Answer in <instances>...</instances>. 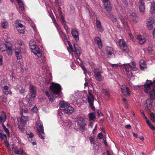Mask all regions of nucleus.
Masks as SVG:
<instances>
[{
	"label": "nucleus",
	"instance_id": "47",
	"mask_svg": "<svg viewBox=\"0 0 155 155\" xmlns=\"http://www.w3.org/2000/svg\"><path fill=\"white\" fill-rule=\"evenodd\" d=\"M94 136H90L89 137V140L90 141L91 143V144H93L94 146Z\"/></svg>",
	"mask_w": 155,
	"mask_h": 155
},
{
	"label": "nucleus",
	"instance_id": "48",
	"mask_svg": "<svg viewBox=\"0 0 155 155\" xmlns=\"http://www.w3.org/2000/svg\"><path fill=\"white\" fill-rule=\"evenodd\" d=\"M2 97L3 99L2 101L3 102L6 103L7 101V97L4 94H2Z\"/></svg>",
	"mask_w": 155,
	"mask_h": 155
},
{
	"label": "nucleus",
	"instance_id": "12",
	"mask_svg": "<svg viewBox=\"0 0 155 155\" xmlns=\"http://www.w3.org/2000/svg\"><path fill=\"white\" fill-rule=\"evenodd\" d=\"M64 112L68 114H71L74 111V108L70 106V104L67 105V107H66L64 109Z\"/></svg>",
	"mask_w": 155,
	"mask_h": 155
},
{
	"label": "nucleus",
	"instance_id": "20",
	"mask_svg": "<svg viewBox=\"0 0 155 155\" xmlns=\"http://www.w3.org/2000/svg\"><path fill=\"white\" fill-rule=\"evenodd\" d=\"M121 91L124 95L125 96H128L130 95V91L128 87Z\"/></svg>",
	"mask_w": 155,
	"mask_h": 155
},
{
	"label": "nucleus",
	"instance_id": "40",
	"mask_svg": "<svg viewBox=\"0 0 155 155\" xmlns=\"http://www.w3.org/2000/svg\"><path fill=\"white\" fill-rule=\"evenodd\" d=\"M130 17L132 19L133 21H135L136 19V15L134 13H132L131 14Z\"/></svg>",
	"mask_w": 155,
	"mask_h": 155
},
{
	"label": "nucleus",
	"instance_id": "29",
	"mask_svg": "<svg viewBox=\"0 0 155 155\" xmlns=\"http://www.w3.org/2000/svg\"><path fill=\"white\" fill-rule=\"evenodd\" d=\"M123 67L125 69V71L127 72L130 71L131 70L130 67V64H125L123 65Z\"/></svg>",
	"mask_w": 155,
	"mask_h": 155
},
{
	"label": "nucleus",
	"instance_id": "64",
	"mask_svg": "<svg viewBox=\"0 0 155 155\" xmlns=\"http://www.w3.org/2000/svg\"><path fill=\"white\" fill-rule=\"evenodd\" d=\"M60 20L61 21V23L63 24L65 21L64 18L63 16L60 17Z\"/></svg>",
	"mask_w": 155,
	"mask_h": 155
},
{
	"label": "nucleus",
	"instance_id": "27",
	"mask_svg": "<svg viewBox=\"0 0 155 155\" xmlns=\"http://www.w3.org/2000/svg\"><path fill=\"white\" fill-rule=\"evenodd\" d=\"M79 129L81 131L83 134H85L87 132V129L86 127L79 128Z\"/></svg>",
	"mask_w": 155,
	"mask_h": 155
},
{
	"label": "nucleus",
	"instance_id": "6",
	"mask_svg": "<svg viewBox=\"0 0 155 155\" xmlns=\"http://www.w3.org/2000/svg\"><path fill=\"white\" fill-rule=\"evenodd\" d=\"M153 84L151 80H147L145 82V84L144 85V90L145 92L146 93H149V91L151 89V87Z\"/></svg>",
	"mask_w": 155,
	"mask_h": 155
},
{
	"label": "nucleus",
	"instance_id": "25",
	"mask_svg": "<svg viewBox=\"0 0 155 155\" xmlns=\"http://www.w3.org/2000/svg\"><path fill=\"white\" fill-rule=\"evenodd\" d=\"M36 43L35 41L33 40L30 41L29 44L30 48L31 50L33 49V48H34V47L36 46Z\"/></svg>",
	"mask_w": 155,
	"mask_h": 155
},
{
	"label": "nucleus",
	"instance_id": "5",
	"mask_svg": "<svg viewBox=\"0 0 155 155\" xmlns=\"http://www.w3.org/2000/svg\"><path fill=\"white\" fill-rule=\"evenodd\" d=\"M36 125L37 126L36 132L38 136H42L44 135V127L42 124L40 122V121H38L36 123Z\"/></svg>",
	"mask_w": 155,
	"mask_h": 155
},
{
	"label": "nucleus",
	"instance_id": "3",
	"mask_svg": "<svg viewBox=\"0 0 155 155\" xmlns=\"http://www.w3.org/2000/svg\"><path fill=\"white\" fill-rule=\"evenodd\" d=\"M118 43L120 48L123 52L127 53L129 52V49L128 47L126 45V42L123 39H119Z\"/></svg>",
	"mask_w": 155,
	"mask_h": 155
},
{
	"label": "nucleus",
	"instance_id": "34",
	"mask_svg": "<svg viewBox=\"0 0 155 155\" xmlns=\"http://www.w3.org/2000/svg\"><path fill=\"white\" fill-rule=\"evenodd\" d=\"M94 101H90L89 100V101H88V102L89 103L90 106L91 107V109L93 110H95V107L94 106Z\"/></svg>",
	"mask_w": 155,
	"mask_h": 155
},
{
	"label": "nucleus",
	"instance_id": "23",
	"mask_svg": "<svg viewBox=\"0 0 155 155\" xmlns=\"http://www.w3.org/2000/svg\"><path fill=\"white\" fill-rule=\"evenodd\" d=\"M19 90L20 93L21 94L25 96L26 95V91L25 88L23 87H19Z\"/></svg>",
	"mask_w": 155,
	"mask_h": 155
},
{
	"label": "nucleus",
	"instance_id": "62",
	"mask_svg": "<svg viewBox=\"0 0 155 155\" xmlns=\"http://www.w3.org/2000/svg\"><path fill=\"white\" fill-rule=\"evenodd\" d=\"M122 2L124 3L126 6H127L128 5V3L127 0H122Z\"/></svg>",
	"mask_w": 155,
	"mask_h": 155
},
{
	"label": "nucleus",
	"instance_id": "26",
	"mask_svg": "<svg viewBox=\"0 0 155 155\" xmlns=\"http://www.w3.org/2000/svg\"><path fill=\"white\" fill-rule=\"evenodd\" d=\"M88 94L89 96L87 97V101H89V100L91 101H94V97L90 91H89Z\"/></svg>",
	"mask_w": 155,
	"mask_h": 155
},
{
	"label": "nucleus",
	"instance_id": "9",
	"mask_svg": "<svg viewBox=\"0 0 155 155\" xmlns=\"http://www.w3.org/2000/svg\"><path fill=\"white\" fill-rule=\"evenodd\" d=\"M31 50L34 54L37 55L39 57H41L42 56L41 50L38 46L36 45L34 47V48L31 49Z\"/></svg>",
	"mask_w": 155,
	"mask_h": 155
},
{
	"label": "nucleus",
	"instance_id": "18",
	"mask_svg": "<svg viewBox=\"0 0 155 155\" xmlns=\"http://www.w3.org/2000/svg\"><path fill=\"white\" fill-rule=\"evenodd\" d=\"M152 100H151L150 99L147 100L146 103V107L148 110H150L152 108Z\"/></svg>",
	"mask_w": 155,
	"mask_h": 155
},
{
	"label": "nucleus",
	"instance_id": "61",
	"mask_svg": "<svg viewBox=\"0 0 155 155\" xmlns=\"http://www.w3.org/2000/svg\"><path fill=\"white\" fill-rule=\"evenodd\" d=\"M113 51H110L108 52L107 53V54L108 56H111L112 54H113L114 56L115 55L114 53H113Z\"/></svg>",
	"mask_w": 155,
	"mask_h": 155
},
{
	"label": "nucleus",
	"instance_id": "2",
	"mask_svg": "<svg viewBox=\"0 0 155 155\" xmlns=\"http://www.w3.org/2000/svg\"><path fill=\"white\" fill-rule=\"evenodd\" d=\"M21 117L19 121L18 122V126L19 129L22 130L28 121V117L27 116H25L23 114L22 112L20 113Z\"/></svg>",
	"mask_w": 155,
	"mask_h": 155
},
{
	"label": "nucleus",
	"instance_id": "37",
	"mask_svg": "<svg viewBox=\"0 0 155 155\" xmlns=\"http://www.w3.org/2000/svg\"><path fill=\"white\" fill-rule=\"evenodd\" d=\"M60 36L64 42L68 41V40L67 39V37L65 33H64L61 35V36Z\"/></svg>",
	"mask_w": 155,
	"mask_h": 155
},
{
	"label": "nucleus",
	"instance_id": "13",
	"mask_svg": "<svg viewBox=\"0 0 155 155\" xmlns=\"http://www.w3.org/2000/svg\"><path fill=\"white\" fill-rule=\"evenodd\" d=\"M13 150L15 153L17 154H18L19 155H25V153H24L23 150H22L20 148L19 150H18L16 147H14L12 148Z\"/></svg>",
	"mask_w": 155,
	"mask_h": 155
},
{
	"label": "nucleus",
	"instance_id": "28",
	"mask_svg": "<svg viewBox=\"0 0 155 155\" xmlns=\"http://www.w3.org/2000/svg\"><path fill=\"white\" fill-rule=\"evenodd\" d=\"M19 21L20 20L17 19L15 22V25L17 28H22L23 26L22 24L19 23Z\"/></svg>",
	"mask_w": 155,
	"mask_h": 155
},
{
	"label": "nucleus",
	"instance_id": "46",
	"mask_svg": "<svg viewBox=\"0 0 155 155\" xmlns=\"http://www.w3.org/2000/svg\"><path fill=\"white\" fill-rule=\"evenodd\" d=\"M3 129L6 132V133L7 134V136H9V130L8 129L5 127V126L4 125V124H3Z\"/></svg>",
	"mask_w": 155,
	"mask_h": 155
},
{
	"label": "nucleus",
	"instance_id": "56",
	"mask_svg": "<svg viewBox=\"0 0 155 155\" xmlns=\"http://www.w3.org/2000/svg\"><path fill=\"white\" fill-rule=\"evenodd\" d=\"M146 40L144 38H143L141 40H140L139 41V43L141 45H142L145 42Z\"/></svg>",
	"mask_w": 155,
	"mask_h": 155
},
{
	"label": "nucleus",
	"instance_id": "33",
	"mask_svg": "<svg viewBox=\"0 0 155 155\" xmlns=\"http://www.w3.org/2000/svg\"><path fill=\"white\" fill-rule=\"evenodd\" d=\"M89 119L90 120H93L96 118L95 114L93 113H89Z\"/></svg>",
	"mask_w": 155,
	"mask_h": 155
},
{
	"label": "nucleus",
	"instance_id": "45",
	"mask_svg": "<svg viewBox=\"0 0 155 155\" xmlns=\"http://www.w3.org/2000/svg\"><path fill=\"white\" fill-rule=\"evenodd\" d=\"M139 8L140 12H143L144 11L145 9V5H139Z\"/></svg>",
	"mask_w": 155,
	"mask_h": 155
},
{
	"label": "nucleus",
	"instance_id": "7",
	"mask_svg": "<svg viewBox=\"0 0 155 155\" xmlns=\"http://www.w3.org/2000/svg\"><path fill=\"white\" fill-rule=\"evenodd\" d=\"M95 78L98 81H103L104 79L103 76H102L101 73L102 72L98 71L97 69H94V71Z\"/></svg>",
	"mask_w": 155,
	"mask_h": 155
},
{
	"label": "nucleus",
	"instance_id": "38",
	"mask_svg": "<svg viewBox=\"0 0 155 155\" xmlns=\"http://www.w3.org/2000/svg\"><path fill=\"white\" fill-rule=\"evenodd\" d=\"M104 7L107 11L110 12L112 9V7L110 5V4L108 5H105Z\"/></svg>",
	"mask_w": 155,
	"mask_h": 155
},
{
	"label": "nucleus",
	"instance_id": "60",
	"mask_svg": "<svg viewBox=\"0 0 155 155\" xmlns=\"http://www.w3.org/2000/svg\"><path fill=\"white\" fill-rule=\"evenodd\" d=\"M127 87L126 86V85L125 84L120 85V88L121 89V91L124 90V89Z\"/></svg>",
	"mask_w": 155,
	"mask_h": 155
},
{
	"label": "nucleus",
	"instance_id": "36",
	"mask_svg": "<svg viewBox=\"0 0 155 155\" xmlns=\"http://www.w3.org/2000/svg\"><path fill=\"white\" fill-rule=\"evenodd\" d=\"M21 53L18 51H15V55L17 57V59L18 60H20L22 58Z\"/></svg>",
	"mask_w": 155,
	"mask_h": 155
},
{
	"label": "nucleus",
	"instance_id": "4",
	"mask_svg": "<svg viewBox=\"0 0 155 155\" xmlns=\"http://www.w3.org/2000/svg\"><path fill=\"white\" fill-rule=\"evenodd\" d=\"M29 90H30V97L27 99L28 103H29L31 101V98L34 99L36 96L37 92L35 87L33 85H30Z\"/></svg>",
	"mask_w": 155,
	"mask_h": 155
},
{
	"label": "nucleus",
	"instance_id": "51",
	"mask_svg": "<svg viewBox=\"0 0 155 155\" xmlns=\"http://www.w3.org/2000/svg\"><path fill=\"white\" fill-rule=\"evenodd\" d=\"M20 48H25V45L23 43V42L21 41L19 43Z\"/></svg>",
	"mask_w": 155,
	"mask_h": 155
},
{
	"label": "nucleus",
	"instance_id": "35",
	"mask_svg": "<svg viewBox=\"0 0 155 155\" xmlns=\"http://www.w3.org/2000/svg\"><path fill=\"white\" fill-rule=\"evenodd\" d=\"M56 27L57 29V30L58 31L59 34L60 35V36H61V35L63 34L64 32L60 28V27L58 26V24H57V25H56Z\"/></svg>",
	"mask_w": 155,
	"mask_h": 155
},
{
	"label": "nucleus",
	"instance_id": "52",
	"mask_svg": "<svg viewBox=\"0 0 155 155\" xmlns=\"http://www.w3.org/2000/svg\"><path fill=\"white\" fill-rule=\"evenodd\" d=\"M103 3L104 5H108L109 4H110V1L109 0H102Z\"/></svg>",
	"mask_w": 155,
	"mask_h": 155
},
{
	"label": "nucleus",
	"instance_id": "19",
	"mask_svg": "<svg viewBox=\"0 0 155 155\" xmlns=\"http://www.w3.org/2000/svg\"><path fill=\"white\" fill-rule=\"evenodd\" d=\"M153 23L154 21L152 20L148 21V22L147 23V26L148 29L149 30H151L153 29Z\"/></svg>",
	"mask_w": 155,
	"mask_h": 155
},
{
	"label": "nucleus",
	"instance_id": "15",
	"mask_svg": "<svg viewBox=\"0 0 155 155\" xmlns=\"http://www.w3.org/2000/svg\"><path fill=\"white\" fill-rule=\"evenodd\" d=\"M96 24L97 27L98 28L99 31L101 32H102L104 30L102 28L100 21L97 19L96 20Z\"/></svg>",
	"mask_w": 155,
	"mask_h": 155
},
{
	"label": "nucleus",
	"instance_id": "21",
	"mask_svg": "<svg viewBox=\"0 0 155 155\" xmlns=\"http://www.w3.org/2000/svg\"><path fill=\"white\" fill-rule=\"evenodd\" d=\"M109 16L113 22H116L117 21V18L111 13L109 14Z\"/></svg>",
	"mask_w": 155,
	"mask_h": 155
},
{
	"label": "nucleus",
	"instance_id": "17",
	"mask_svg": "<svg viewBox=\"0 0 155 155\" xmlns=\"http://www.w3.org/2000/svg\"><path fill=\"white\" fill-rule=\"evenodd\" d=\"M149 92L150 99L153 101L155 99V89L150 91Z\"/></svg>",
	"mask_w": 155,
	"mask_h": 155
},
{
	"label": "nucleus",
	"instance_id": "44",
	"mask_svg": "<svg viewBox=\"0 0 155 155\" xmlns=\"http://www.w3.org/2000/svg\"><path fill=\"white\" fill-rule=\"evenodd\" d=\"M147 123L152 130H154L155 129V127L152 124L149 120L147 121Z\"/></svg>",
	"mask_w": 155,
	"mask_h": 155
},
{
	"label": "nucleus",
	"instance_id": "41",
	"mask_svg": "<svg viewBox=\"0 0 155 155\" xmlns=\"http://www.w3.org/2000/svg\"><path fill=\"white\" fill-rule=\"evenodd\" d=\"M150 119L152 121L155 122V114L153 113H151L150 114Z\"/></svg>",
	"mask_w": 155,
	"mask_h": 155
},
{
	"label": "nucleus",
	"instance_id": "49",
	"mask_svg": "<svg viewBox=\"0 0 155 155\" xmlns=\"http://www.w3.org/2000/svg\"><path fill=\"white\" fill-rule=\"evenodd\" d=\"M12 48L6 49V51L8 55H12Z\"/></svg>",
	"mask_w": 155,
	"mask_h": 155
},
{
	"label": "nucleus",
	"instance_id": "14",
	"mask_svg": "<svg viewBox=\"0 0 155 155\" xmlns=\"http://www.w3.org/2000/svg\"><path fill=\"white\" fill-rule=\"evenodd\" d=\"M94 41L98 45V47L99 49H101L102 47V44L101 38L98 37H97L94 38Z\"/></svg>",
	"mask_w": 155,
	"mask_h": 155
},
{
	"label": "nucleus",
	"instance_id": "1",
	"mask_svg": "<svg viewBox=\"0 0 155 155\" xmlns=\"http://www.w3.org/2000/svg\"><path fill=\"white\" fill-rule=\"evenodd\" d=\"M49 89L51 91L50 94L47 91L45 92L46 95L51 101H53L54 100V95L59 94L61 92V87L60 84H58L52 83L49 87Z\"/></svg>",
	"mask_w": 155,
	"mask_h": 155
},
{
	"label": "nucleus",
	"instance_id": "24",
	"mask_svg": "<svg viewBox=\"0 0 155 155\" xmlns=\"http://www.w3.org/2000/svg\"><path fill=\"white\" fill-rule=\"evenodd\" d=\"M4 45H5L6 49L12 48L11 43L10 41H6Z\"/></svg>",
	"mask_w": 155,
	"mask_h": 155
},
{
	"label": "nucleus",
	"instance_id": "59",
	"mask_svg": "<svg viewBox=\"0 0 155 155\" xmlns=\"http://www.w3.org/2000/svg\"><path fill=\"white\" fill-rule=\"evenodd\" d=\"M20 52L21 53V54L25 53L26 51L25 50V48H20Z\"/></svg>",
	"mask_w": 155,
	"mask_h": 155
},
{
	"label": "nucleus",
	"instance_id": "63",
	"mask_svg": "<svg viewBox=\"0 0 155 155\" xmlns=\"http://www.w3.org/2000/svg\"><path fill=\"white\" fill-rule=\"evenodd\" d=\"M17 30L18 32L20 34H24L25 31L24 29H18Z\"/></svg>",
	"mask_w": 155,
	"mask_h": 155
},
{
	"label": "nucleus",
	"instance_id": "42",
	"mask_svg": "<svg viewBox=\"0 0 155 155\" xmlns=\"http://www.w3.org/2000/svg\"><path fill=\"white\" fill-rule=\"evenodd\" d=\"M68 42V44L69 45V48H68V50L69 52H73V47L71 44L70 42H69V41H67Z\"/></svg>",
	"mask_w": 155,
	"mask_h": 155
},
{
	"label": "nucleus",
	"instance_id": "53",
	"mask_svg": "<svg viewBox=\"0 0 155 155\" xmlns=\"http://www.w3.org/2000/svg\"><path fill=\"white\" fill-rule=\"evenodd\" d=\"M8 25V23L7 22H2V27L3 28H7Z\"/></svg>",
	"mask_w": 155,
	"mask_h": 155
},
{
	"label": "nucleus",
	"instance_id": "10",
	"mask_svg": "<svg viewBox=\"0 0 155 155\" xmlns=\"http://www.w3.org/2000/svg\"><path fill=\"white\" fill-rule=\"evenodd\" d=\"M71 34L73 38L76 41H78L79 40V31L77 28L73 29L71 31Z\"/></svg>",
	"mask_w": 155,
	"mask_h": 155
},
{
	"label": "nucleus",
	"instance_id": "22",
	"mask_svg": "<svg viewBox=\"0 0 155 155\" xmlns=\"http://www.w3.org/2000/svg\"><path fill=\"white\" fill-rule=\"evenodd\" d=\"M150 12L151 14L155 13V2L151 3Z\"/></svg>",
	"mask_w": 155,
	"mask_h": 155
},
{
	"label": "nucleus",
	"instance_id": "30",
	"mask_svg": "<svg viewBox=\"0 0 155 155\" xmlns=\"http://www.w3.org/2000/svg\"><path fill=\"white\" fill-rule=\"evenodd\" d=\"M19 6V8L22 11L24 10V5L23 2L20 0H18L17 2Z\"/></svg>",
	"mask_w": 155,
	"mask_h": 155
},
{
	"label": "nucleus",
	"instance_id": "11",
	"mask_svg": "<svg viewBox=\"0 0 155 155\" xmlns=\"http://www.w3.org/2000/svg\"><path fill=\"white\" fill-rule=\"evenodd\" d=\"M74 51L73 50V52L76 54L77 56L79 57L81 53V48L77 44H74Z\"/></svg>",
	"mask_w": 155,
	"mask_h": 155
},
{
	"label": "nucleus",
	"instance_id": "43",
	"mask_svg": "<svg viewBox=\"0 0 155 155\" xmlns=\"http://www.w3.org/2000/svg\"><path fill=\"white\" fill-rule=\"evenodd\" d=\"M69 104L67 102L65 103L63 101L61 103L60 107L61 108H64V109H65L66 107H67V105Z\"/></svg>",
	"mask_w": 155,
	"mask_h": 155
},
{
	"label": "nucleus",
	"instance_id": "8",
	"mask_svg": "<svg viewBox=\"0 0 155 155\" xmlns=\"http://www.w3.org/2000/svg\"><path fill=\"white\" fill-rule=\"evenodd\" d=\"M77 122L79 128L86 127L87 126L86 121L84 118L81 117L77 118Z\"/></svg>",
	"mask_w": 155,
	"mask_h": 155
},
{
	"label": "nucleus",
	"instance_id": "32",
	"mask_svg": "<svg viewBox=\"0 0 155 155\" xmlns=\"http://www.w3.org/2000/svg\"><path fill=\"white\" fill-rule=\"evenodd\" d=\"M130 69L134 70V71H136L137 70V68L136 67L135 63L134 62H132L130 63Z\"/></svg>",
	"mask_w": 155,
	"mask_h": 155
},
{
	"label": "nucleus",
	"instance_id": "55",
	"mask_svg": "<svg viewBox=\"0 0 155 155\" xmlns=\"http://www.w3.org/2000/svg\"><path fill=\"white\" fill-rule=\"evenodd\" d=\"M147 51L148 53L150 54L153 51V50L151 47H149L147 48Z\"/></svg>",
	"mask_w": 155,
	"mask_h": 155
},
{
	"label": "nucleus",
	"instance_id": "39",
	"mask_svg": "<svg viewBox=\"0 0 155 155\" xmlns=\"http://www.w3.org/2000/svg\"><path fill=\"white\" fill-rule=\"evenodd\" d=\"M6 119V115L4 113H3V115L2 116H0V122H4L5 121V120Z\"/></svg>",
	"mask_w": 155,
	"mask_h": 155
},
{
	"label": "nucleus",
	"instance_id": "50",
	"mask_svg": "<svg viewBox=\"0 0 155 155\" xmlns=\"http://www.w3.org/2000/svg\"><path fill=\"white\" fill-rule=\"evenodd\" d=\"M106 50L107 53L111 51H113V48L109 46H107L106 48Z\"/></svg>",
	"mask_w": 155,
	"mask_h": 155
},
{
	"label": "nucleus",
	"instance_id": "58",
	"mask_svg": "<svg viewBox=\"0 0 155 155\" xmlns=\"http://www.w3.org/2000/svg\"><path fill=\"white\" fill-rule=\"evenodd\" d=\"M140 68L141 70L143 71L144 70V68L146 67V64H143L142 65H140Z\"/></svg>",
	"mask_w": 155,
	"mask_h": 155
},
{
	"label": "nucleus",
	"instance_id": "57",
	"mask_svg": "<svg viewBox=\"0 0 155 155\" xmlns=\"http://www.w3.org/2000/svg\"><path fill=\"white\" fill-rule=\"evenodd\" d=\"M145 0H139V5H145Z\"/></svg>",
	"mask_w": 155,
	"mask_h": 155
},
{
	"label": "nucleus",
	"instance_id": "54",
	"mask_svg": "<svg viewBox=\"0 0 155 155\" xmlns=\"http://www.w3.org/2000/svg\"><path fill=\"white\" fill-rule=\"evenodd\" d=\"M127 74L128 78L129 79H130L132 77V74L130 71L127 72Z\"/></svg>",
	"mask_w": 155,
	"mask_h": 155
},
{
	"label": "nucleus",
	"instance_id": "31",
	"mask_svg": "<svg viewBox=\"0 0 155 155\" xmlns=\"http://www.w3.org/2000/svg\"><path fill=\"white\" fill-rule=\"evenodd\" d=\"M102 93L105 95L109 96H110V92L107 89H103L102 91Z\"/></svg>",
	"mask_w": 155,
	"mask_h": 155
},
{
	"label": "nucleus",
	"instance_id": "16",
	"mask_svg": "<svg viewBox=\"0 0 155 155\" xmlns=\"http://www.w3.org/2000/svg\"><path fill=\"white\" fill-rule=\"evenodd\" d=\"M3 92L5 95H7L8 94H11L12 92L10 90H9L8 87L7 85H5L3 89Z\"/></svg>",
	"mask_w": 155,
	"mask_h": 155
}]
</instances>
